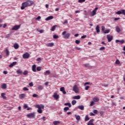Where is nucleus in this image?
Here are the masks:
<instances>
[{"label": "nucleus", "mask_w": 125, "mask_h": 125, "mask_svg": "<svg viewBox=\"0 0 125 125\" xmlns=\"http://www.w3.org/2000/svg\"><path fill=\"white\" fill-rule=\"evenodd\" d=\"M34 3V2L33 1H31L30 0H27L26 2H24L22 3V6L21 7V9H25V7H27L28 6H31L32 4Z\"/></svg>", "instance_id": "obj_1"}, {"label": "nucleus", "mask_w": 125, "mask_h": 125, "mask_svg": "<svg viewBox=\"0 0 125 125\" xmlns=\"http://www.w3.org/2000/svg\"><path fill=\"white\" fill-rule=\"evenodd\" d=\"M62 36H63L64 39H69L70 34L69 33H67V31H64L62 33Z\"/></svg>", "instance_id": "obj_2"}, {"label": "nucleus", "mask_w": 125, "mask_h": 125, "mask_svg": "<svg viewBox=\"0 0 125 125\" xmlns=\"http://www.w3.org/2000/svg\"><path fill=\"white\" fill-rule=\"evenodd\" d=\"M72 90L75 92V93H79V88L78 87V85H74L73 87Z\"/></svg>", "instance_id": "obj_3"}, {"label": "nucleus", "mask_w": 125, "mask_h": 125, "mask_svg": "<svg viewBox=\"0 0 125 125\" xmlns=\"http://www.w3.org/2000/svg\"><path fill=\"white\" fill-rule=\"evenodd\" d=\"M36 108H38V112L39 113V114H42V107H41V105L39 104H37L35 106Z\"/></svg>", "instance_id": "obj_4"}, {"label": "nucleus", "mask_w": 125, "mask_h": 125, "mask_svg": "<svg viewBox=\"0 0 125 125\" xmlns=\"http://www.w3.org/2000/svg\"><path fill=\"white\" fill-rule=\"evenodd\" d=\"M36 116V114L35 113H29L27 115V118H29V119H33L35 118V116Z\"/></svg>", "instance_id": "obj_5"}, {"label": "nucleus", "mask_w": 125, "mask_h": 125, "mask_svg": "<svg viewBox=\"0 0 125 125\" xmlns=\"http://www.w3.org/2000/svg\"><path fill=\"white\" fill-rule=\"evenodd\" d=\"M22 57L23 59H28V58L30 57V54H29L28 52H26L23 54Z\"/></svg>", "instance_id": "obj_6"}, {"label": "nucleus", "mask_w": 125, "mask_h": 125, "mask_svg": "<svg viewBox=\"0 0 125 125\" xmlns=\"http://www.w3.org/2000/svg\"><path fill=\"white\" fill-rule=\"evenodd\" d=\"M21 25H16L13 27L12 28V31H17V30H19L20 29Z\"/></svg>", "instance_id": "obj_7"}, {"label": "nucleus", "mask_w": 125, "mask_h": 125, "mask_svg": "<svg viewBox=\"0 0 125 125\" xmlns=\"http://www.w3.org/2000/svg\"><path fill=\"white\" fill-rule=\"evenodd\" d=\"M98 9V7H96L91 13V16H94L96 15V11Z\"/></svg>", "instance_id": "obj_8"}, {"label": "nucleus", "mask_w": 125, "mask_h": 125, "mask_svg": "<svg viewBox=\"0 0 125 125\" xmlns=\"http://www.w3.org/2000/svg\"><path fill=\"white\" fill-rule=\"evenodd\" d=\"M106 38L107 39L108 42H112V40H113V36L107 35Z\"/></svg>", "instance_id": "obj_9"}, {"label": "nucleus", "mask_w": 125, "mask_h": 125, "mask_svg": "<svg viewBox=\"0 0 125 125\" xmlns=\"http://www.w3.org/2000/svg\"><path fill=\"white\" fill-rule=\"evenodd\" d=\"M53 97L56 100L59 99V95H57V93H54Z\"/></svg>", "instance_id": "obj_10"}, {"label": "nucleus", "mask_w": 125, "mask_h": 125, "mask_svg": "<svg viewBox=\"0 0 125 125\" xmlns=\"http://www.w3.org/2000/svg\"><path fill=\"white\" fill-rule=\"evenodd\" d=\"M37 65L36 64H34L33 65H32V70L33 71V72H37Z\"/></svg>", "instance_id": "obj_11"}, {"label": "nucleus", "mask_w": 125, "mask_h": 125, "mask_svg": "<svg viewBox=\"0 0 125 125\" xmlns=\"http://www.w3.org/2000/svg\"><path fill=\"white\" fill-rule=\"evenodd\" d=\"M94 121V119H91L87 123V125H94V124H93Z\"/></svg>", "instance_id": "obj_12"}, {"label": "nucleus", "mask_w": 125, "mask_h": 125, "mask_svg": "<svg viewBox=\"0 0 125 125\" xmlns=\"http://www.w3.org/2000/svg\"><path fill=\"white\" fill-rule=\"evenodd\" d=\"M46 46H48V47H51L54 45V43H48L46 44Z\"/></svg>", "instance_id": "obj_13"}, {"label": "nucleus", "mask_w": 125, "mask_h": 125, "mask_svg": "<svg viewBox=\"0 0 125 125\" xmlns=\"http://www.w3.org/2000/svg\"><path fill=\"white\" fill-rule=\"evenodd\" d=\"M115 42H116V43H118V42H121V43L122 44H123V43H124V42H125V40H122L121 41H120L119 40H116Z\"/></svg>", "instance_id": "obj_14"}, {"label": "nucleus", "mask_w": 125, "mask_h": 125, "mask_svg": "<svg viewBox=\"0 0 125 125\" xmlns=\"http://www.w3.org/2000/svg\"><path fill=\"white\" fill-rule=\"evenodd\" d=\"M93 101L94 102H99V98L97 97H95L93 98Z\"/></svg>", "instance_id": "obj_15"}, {"label": "nucleus", "mask_w": 125, "mask_h": 125, "mask_svg": "<svg viewBox=\"0 0 125 125\" xmlns=\"http://www.w3.org/2000/svg\"><path fill=\"white\" fill-rule=\"evenodd\" d=\"M17 64V62H14L11 64H10L9 65V67H10V68H11V67H13V66H14V65H16Z\"/></svg>", "instance_id": "obj_16"}, {"label": "nucleus", "mask_w": 125, "mask_h": 125, "mask_svg": "<svg viewBox=\"0 0 125 125\" xmlns=\"http://www.w3.org/2000/svg\"><path fill=\"white\" fill-rule=\"evenodd\" d=\"M14 47L15 49H18L19 48V45L17 43L14 44Z\"/></svg>", "instance_id": "obj_17"}, {"label": "nucleus", "mask_w": 125, "mask_h": 125, "mask_svg": "<svg viewBox=\"0 0 125 125\" xmlns=\"http://www.w3.org/2000/svg\"><path fill=\"white\" fill-rule=\"evenodd\" d=\"M84 66L86 67V68H89V69H91V68H92V66L89 65V63H85L84 64Z\"/></svg>", "instance_id": "obj_18"}, {"label": "nucleus", "mask_w": 125, "mask_h": 125, "mask_svg": "<svg viewBox=\"0 0 125 125\" xmlns=\"http://www.w3.org/2000/svg\"><path fill=\"white\" fill-rule=\"evenodd\" d=\"M17 73L19 75H22L23 74V71L21 69H18L17 70Z\"/></svg>", "instance_id": "obj_19"}, {"label": "nucleus", "mask_w": 125, "mask_h": 125, "mask_svg": "<svg viewBox=\"0 0 125 125\" xmlns=\"http://www.w3.org/2000/svg\"><path fill=\"white\" fill-rule=\"evenodd\" d=\"M72 99H77V100L81 99V96L78 95V96H74L72 98Z\"/></svg>", "instance_id": "obj_20"}, {"label": "nucleus", "mask_w": 125, "mask_h": 125, "mask_svg": "<svg viewBox=\"0 0 125 125\" xmlns=\"http://www.w3.org/2000/svg\"><path fill=\"white\" fill-rule=\"evenodd\" d=\"M53 18V16H49L47 18H46L45 19V21H48L49 20H52V19Z\"/></svg>", "instance_id": "obj_21"}, {"label": "nucleus", "mask_w": 125, "mask_h": 125, "mask_svg": "<svg viewBox=\"0 0 125 125\" xmlns=\"http://www.w3.org/2000/svg\"><path fill=\"white\" fill-rule=\"evenodd\" d=\"M25 96H26V95H25V94H21L19 95V97L20 98H21V99H23V98H25Z\"/></svg>", "instance_id": "obj_22"}, {"label": "nucleus", "mask_w": 125, "mask_h": 125, "mask_svg": "<svg viewBox=\"0 0 125 125\" xmlns=\"http://www.w3.org/2000/svg\"><path fill=\"white\" fill-rule=\"evenodd\" d=\"M116 31L117 33H121V28L117 26L116 27Z\"/></svg>", "instance_id": "obj_23"}, {"label": "nucleus", "mask_w": 125, "mask_h": 125, "mask_svg": "<svg viewBox=\"0 0 125 125\" xmlns=\"http://www.w3.org/2000/svg\"><path fill=\"white\" fill-rule=\"evenodd\" d=\"M99 25H97L96 27V33H100V29Z\"/></svg>", "instance_id": "obj_24"}, {"label": "nucleus", "mask_w": 125, "mask_h": 125, "mask_svg": "<svg viewBox=\"0 0 125 125\" xmlns=\"http://www.w3.org/2000/svg\"><path fill=\"white\" fill-rule=\"evenodd\" d=\"M1 87L2 89H6V84L3 83L1 85Z\"/></svg>", "instance_id": "obj_25"}, {"label": "nucleus", "mask_w": 125, "mask_h": 125, "mask_svg": "<svg viewBox=\"0 0 125 125\" xmlns=\"http://www.w3.org/2000/svg\"><path fill=\"white\" fill-rule=\"evenodd\" d=\"M78 108L80 110H84V106L83 105H79L78 106Z\"/></svg>", "instance_id": "obj_26"}, {"label": "nucleus", "mask_w": 125, "mask_h": 125, "mask_svg": "<svg viewBox=\"0 0 125 125\" xmlns=\"http://www.w3.org/2000/svg\"><path fill=\"white\" fill-rule=\"evenodd\" d=\"M23 75L24 76H27L29 74V71L28 70H24L23 72H22Z\"/></svg>", "instance_id": "obj_27"}, {"label": "nucleus", "mask_w": 125, "mask_h": 125, "mask_svg": "<svg viewBox=\"0 0 125 125\" xmlns=\"http://www.w3.org/2000/svg\"><path fill=\"white\" fill-rule=\"evenodd\" d=\"M75 117H76V119L77 120L80 121V120H81V116H80V115H75Z\"/></svg>", "instance_id": "obj_28"}, {"label": "nucleus", "mask_w": 125, "mask_h": 125, "mask_svg": "<svg viewBox=\"0 0 125 125\" xmlns=\"http://www.w3.org/2000/svg\"><path fill=\"white\" fill-rule=\"evenodd\" d=\"M37 88L38 90H42V89H43V86L42 85H39Z\"/></svg>", "instance_id": "obj_29"}, {"label": "nucleus", "mask_w": 125, "mask_h": 125, "mask_svg": "<svg viewBox=\"0 0 125 125\" xmlns=\"http://www.w3.org/2000/svg\"><path fill=\"white\" fill-rule=\"evenodd\" d=\"M5 94L4 93H2L1 94V97H2V98H3V99H6V97H5Z\"/></svg>", "instance_id": "obj_30"}, {"label": "nucleus", "mask_w": 125, "mask_h": 125, "mask_svg": "<svg viewBox=\"0 0 125 125\" xmlns=\"http://www.w3.org/2000/svg\"><path fill=\"white\" fill-rule=\"evenodd\" d=\"M50 71H49V70H47L44 73V75H45V76H46V75H50Z\"/></svg>", "instance_id": "obj_31"}, {"label": "nucleus", "mask_w": 125, "mask_h": 125, "mask_svg": "<svg viewBox=\"0 0 125 125\" xmlns=\"http://www.w3.org/2000/svg\"><path fill=\"white\" fill-rule=\"evenodd\" d=\"M115 13L116 14H118V15H121V14H122V10H121V11H118Z\"/></svg>", "instance_id": "obj_32"}, {"label": "nucleus", "mask_w": 125, "mask_h": 125, "mask_svg": "<svg viewBox=\"0 0 125 125\" xmlns=\"http://www.w3.org/2000/svg\"><path fill=\"white\" fill-rule=\"evenodd\" d=\"M42 70V67L41 66H38L36 68V71H38V72H40V71Z\"/></svg>", "instance_id": "obj_33"}, {"label": "nucleus", "mask_w": 125, "mask_h": 125, "mask_svg": "<svg viewBox=\"0 0 125 125\" xmlns=\"http://www.w3.org/2000/svg\"><path fill=\"white\" fill-rule=\"evenodd\" d=\"M87 121H89V117H88V115H86L85 117L84 121L87 122Z\"/></svg>", "instance_id": "obj_34"}, {"label": "nucleus", "mask_w": 125, "mask_h": 125, "mask_svg": "<svg viewBox=\"0 0 125 125\" xmlns=\"http://www.w3.org/2000/svg\"><path fill=\"white\" fill-rule=\"evenodd\" d=\"M55 29H56V25H54L52 26V29H51V31H52V32H54Z\"/></svg>", "instance_id": "obj_35"}, {"label": "nucleus", "mask_w": 125, "mask_h": 125, "mask_svg": "<svg viewBox=\"0 0 125 125\" xmlns=\"http://www.w3.org/2000/svg\"><path fill=\"white\" fill-rule=\"evenodd\" d=\"M60 124V121H54L53 122V124L54 125H57L58 124Z\"/></svg>", "instance_id": "obj_36"}, {"label": "nucleus", "mask_w": 125, "mask_h": 125, "mask_svg": "<svg viewBox=\"0 0 125 125\" xmlns=\"http://www.w3.org/2000/svg\"><path fill=\"white\" fill-rule=\"evenodd\" d=\"M5 52L6 56H8V55H9V51L7 49H6Z\"/></svg>", "instance_id": "obj_37"}, {"label": "nucleus", "mask_w": 125, "mask_h": 125, "mask_svg": "<svg viewBox=\"0 0 125 125\" xmlns=\"http://www.w3.org/2000/svg\"><path fill=\"white\" fill-rule=\"evenodd\" d=\"M104 34H108L110 33V30L109 29H106L104 32Z\"/></svg>", "instance_id": "obj_38"}, {"label": "nucleus", "mask_w": 125, "mask_h": 125, "mask_svg": "<svg viewBox=\"0 0 125 125\" xmlns=\"http://www.w3.org/2000/svg\"><path fill=\"white\" fill-rule=\"evenodd\" d=\"M86 84H88L89 85H91V84H92V83H90L89 82H86L84 83V85L85 86V85H86Z\"/></svg>", "instance_id": "obj_39"}, {"label": "nucleus", "mask_w": 125, "mask_h": 125, "mask_svg": "<svg viewBox=\"0 0 125 125\" xmlns=\"http://www.w3.org/2000/svg\"><path fill=\"white\" fill-rule=\"evenodd\" d=\"M81 43V41L78 40L75 41V43H76V44H79V43Z\"/></svg>", "instance_id": "obj_40"}, {"label": "nucleus", "mask_w": 125, "mask_h": 125, "mask_svg": "<svg viewBox=\"0 0 125 125\" xmlns=\"http://www.w3.org/2000/svg\"><path fill=\"white\" fill-rule=\"evenodd\" d=\"M76 104H77V101H76V100H73V101H72V104L73 105H75Z\"/></svg>", "instance_id": "obj_41"}, {"label": "nucleus", "mask_w": 125, "mask_h": 125, "mask_svg": "<svg viewBox=\"0 0 125 125\" xmlns=\"http://www.w3.org/2000/svg\"><path fill=\"white\" fill-rule=\"evenodd\" d=\"M68 110H69V108L68 107H65L64 108V112H67V111H68Z\"/></svg>", "instance_id": "obj_42"}, {"label": "nucleus", "mask_w": 125, "mask_h": 125, "mask_svg": "<svg viewBox=\"0 0 125 125\" xmlns=\"http://www.w3.org/2000/svg\"><path fill=\"white\" fill-rule=\"evenodd\" d=\"M116 64H117L118 65H120L121 62L119 60H117L115 62Z\"/></svg>", "instance_id": "obj_43"}, {"label": "nucleus", "mask_w": 125, "mask_h": 125, "mask_svg": "<svg viewBox=\"0 0 125 125\" xmlns=\"http://www.w3.org/2000/svg\"><path fill=\"white\" fill-rule=\"evenodd\" d=\"M58 38H59L58 35H55L53 36V39H58Z\"/></svg>", "instance_id": "obj_44"}, {"label": "nucleus", "mask_w": 125, "mask_h": 125, "mask_svg": "<svg viewBox=\"0 0 125 125\" xmlns=\"http://www.w3.org/2000/svg\"><path fill=\"white\" fill-rule=\"evenodd\" d=\"M89 88H90V86H86L85 87V90H88Z\"/></svg>", "instance_id": "obj_45"}, {"label": "nucleus", "mask_w": 125, "mask_h": 125, "mask_svg": "<svg viewBox=\"0 0 125 125\" xmlns=\"http://www.w3.org/2000/svg\"><path fill=\"white\" fill-rule=\"evenodd\" d=\"M23 90H24V91H28V90H29V89H28V88L24 87L23 88Z\"/></svg>", "instance_id": "obj_46"}, {"label": "nucleus", "mask_w": 125, "mask_h": 125, "mask_svg": "<svg viewBox=\"0 0 125 125\" xmlns=\"http://www.w3.org/2000/svg\"><path fill=\"white\" fill-rule=\"evenodd\" d=\"M38 32H39V33H40L41 34H42V33H44V30H40L38 31Z\"/></svg>", "instance_id": "obj_47"}, {"label": "nucleus", "mask_w": 125, "mask_h": 125, "mask_svg": "<svg viewBox=\"0 0 125 125\" xmlns=\"http://www.w3.org/2000/svg\"><path fill=\"white\" fill-rule=\"evenodd\" d=\"M29 85L31 87H32V86H34V84L33 83V82H31V83H29Z\"/></svg>", "instance_id": "obj_48"}, {"label": "nucleus", "mask_w": 125, "mask_h": 125, "mask_svg": "<svg viewBox=\"0 0 125 125\" xmlns=\"http://www.w3.org/2000/svg\"><path fill=\"white\" fill-rule=\"evenodd\" d=\"M94 114H98V111L96 109L94 110L93 111Z\"/></svg>", "instance_id": "obj_49"}, {"label": "nucleus", "mask_w": 125, "mask_h": 125, "mask_svg": "<svg viewBox=\"0 0 125 125\" xmlns=\"http://www.w3.org/2000/svg\"><path fill=\"white\" fill-rule=\"evenodd\" d=\"M85 1V0H79L78 2H80V3H82V2H84Z\"/></svg>", "instance_id": "obj_50"}, {"label": "nucleus", "mask_w": 125, "mask_h": 125, "mask_svg": "<svg viewBox=\"0 0 125 125\" xmlns=\"http://www.w3.org/2000/svg\"><path fill=\"white\" fill-rule=\"evenodd\" d=\"M94 104H95L94 103V102L92 101V102H91V103H90V106H93V105H94Z\"/></svg>", "instance_id": "obj_51"}, {"label": "nucleus", "mask_w": 125, "mask_h": 125, "mask_svg": "<svg viewBox=\"0 0 125 125\" xmlns=\"http://www.w3.org/2000/svg\"><path fill=\"white\" fill-rule=\"evenodd\" d=\"M64 90H65V88H64V87H62L60 88V91H62V92Z\"/></svg>", "instance_id": "obj_52"}, {"label": "nucleus", "mask_w": 125, "mask_h": 125, "mask_svg": "<svg viewBox=\"0 0 125 125\" xmlns=\"http://www.w3.org/2000/svg\"><path fill=\"white\" fill-rule=\"evenodd\" d=\"M33 97H39V95H37L36 94H34L32 95Z\"/></svg>", "instance_id": "obj_53"}, {"label": "nucleus", "mask_w": 125, "mask_h": 125, "mask_svg": "<svg viewBox=\"0 0 125 125\" xmlns=\"http://www.w3.org/2000/svg\"><path fill=\"white\" fill-rule=\"evenodd\" d=\"M41 16H38L37 18H35V20H41Z\"/></svg>", "instance_id": "obj_54"}, {"label": "nucleus", "mask_w": 125, "mask_h": 125, "mask_svg": "<svg viewBox=\"0 0 125 125\" xmlns=\"http://www.w3.org/2000/svg\"><path fill=\"white\" fill-rule=\"evenodd\" d=\"M10 36H11V34H8V35H6L5 38H6V39H8V38H9V37H10Z\"/></svg>", "instance_id": "obj_55"}, {"label": "nucleus", "mask_w": 125, "mask_h": 125, "mask_svg": "<svg viewBox=\"0 0 125 125\" xmlns=\"http://www.w3.org/2000/svg\"><path fill=\"white\" fill-rule=\"evenodd\" d=\"M105 50V47H102L100 48V50Z\"/></svg>", "instance_id": "obj_56"}, {"label": "nucleus", "mask_w": 125, "mask_h": 125, "mask_svg": "<svg viewBox=\"0 0 125 125\" xmlns=\"http://www.w3.org/2000/svg\"><path fill=\"white\" fill-rule=\"evenodd\" d=\"M122 14H123V15H125V9L122 10Z\"/></svg>", "instance_id": "obj_57"}, {"label": "nucleus", "mask_w": 125, "mask_h": 125, "mask_svg": "<svg viewBox=\"0 0 125 125\" xmlns=\"http://www.w3.org/2000/svg\"><path fill=\"white\" fill-rule=\"evenodd\" d=\"M122 14H123V15H125V9L122 10Z\"/></svg>", "instance_id": "obj_58"}, {"label": "nucleus", "mask_w": 125, "mask_h": 125, "mask_svg": "<svg viewBox=\"0 0 125 125\" xmlns=\"http://www.w3.org/2000/svg\"><path fill=\"white\" fill-rule=\"evenodd\" d=\"M120 18H115L114 19V21H117V20H120Z\"/></svg>", "instance_id": "obj_59"}, {"label": "nucleus", "mask_w": 125, "mask_h": 125, "mask_svg": "<svg viewBox=\"0 0 125 125\" xmlns=\"http://www.w3.org/2000/svg\"><path fill=\"white\" fill-rule=\"evenodd\" d=\"M86 38V35H83L81 37V39H85Z\"/></svg>", "instance_id": "obj_60"}, {"label": "nucleus", "mask_w": 125, "mask_h": 125, "mask_svg": "<svg viewBox=\"0 0 125 125\" xmlns=\"http://www.w3.org/2000/svg\"><path fill=\"white\" fill-rule=\"evenodd\" d=\"M105 30V26H102V31H104Z\"/></svg>", "instance_id": "obj_61"}, {"label": "nucleus", "mask_w": 125, "mask_h": 125, "mask_svg": "<svg viewBox=\"0 0 125 125\" xmlns=\"http://www.w3.org/2000/svg\"><path fill=\"white\" fill-rule=\"evenodd\" d=\"M24 108H25V109H27V108H28V105H27V104H24Z\"/></svg>", "instance_id": "obj_62"}, {"label": "nucleus", "mask_w": 125, "mask_h": 125, "mask_svg": "<svg viewBox=\"0 0 125 125\" xmlns=\"http://www.w3.org/2000/svg\"><path fill=\"white\" fill-rule=\"evenodd\" d=\"M62 92L63 94H66L67 93L65 90H63Z\"/></svg>", "instance_id": "obj_63"}, {"label": "nucleus", "mask_w": 125, "mask_h": 125, "mask_svg": "<svg viewBox=\"0 0 125 125\" xmlns=\"http://www.w3.org/2000/svg\"><path fill=\"white\" fill-rule=\"evenodd\" d=\"M90 116H94V113H93V112H91L90 113Z\"/></svg>", "instance_id": "obj_64"}]
</instances>
